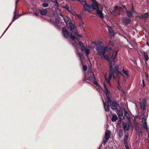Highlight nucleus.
Wrapping results in <instances>:
<instances>
[{"instance_id":"1","label":"nucleus","mask_w":149,"mask_h":149,"mask_svg":"<svg viewBox=\"0 0 149 149\" xmlns=\"http://www.w3.org/2000/svg\"><path fill=\"white\" fill-rule=\"evenodd\" d=\"M101 42H98L95 44V47L97 54L101 56V58L103 59H105L109 61V62L110 71L109 74V77L108 79H107L106 77L107 74H104V77L105 80L107 83L110 84V81L111 79L113 74V78L114 79L117 78V79H116L118 84H119V76L121 75L123 76V75L118 71L119 69V66L118 65H115V62H114V67L113 68L112 63V61L109 58V56L108 55L105 56L104 55L106 52L111 50V49L110 48H108L107 47H104L103 46L101 45Z\"/></svg>"},{"instance_id":"2","label":"nucleus","mask_w":149,"mask_h":149,"mask_svg":"<svg viewBox=\"0 0 149 149\" xmlns=\"http://www.w3.org/2000/svg\"><path fill=\"white\" fill-rule=\"evenodd\" d=\"M89 80L95 85H97L98 83L96 81L94 74L91 71H88L87 75H86L84 78V81Z\"/></svg>"},{"instance_id":"3","label":"nucleus","mask_w":149,"mask_h":149,"mask_svg":"<svg viewBox=\"0 0 149 149\" xmlns=\"http://www.w3.org/2000/svg\"><path fill=\"white\" fill-rule=\"evenodd\" d=\"M73 45L77 47V46L79 45L80 47H81V49L82 52L84 51L86 54V56L88 58V55L89 54L90 49L85 48L84 44L79 41V40L77 42H76L73 43Z\"/></svg>"},{"instance_id":"4","label":"nucleus","mask_w":149,"mask_h":149,"mask_svg":"<svg viewBox=\"0 0 149 149\" xmlns=\"http://www.w3.org/2000/svg\"><path fill=\"white\" fill-rule=\"evenodd\" d=\"M63 29V36L65 38H67L69 36H70V38L72 40V42L73 44L74 42L73 41H74L75 39H76V40H78V39L76 37H75L73 36L72 35V33H71L70 34H69V32L64 27H63L62 28Z\"/></svg>"},{"instance_id":"5","label":"nucleus","mask_w":149,"mask_h":149,"mask_svg":"<svg viewBox=\"0 0 149 149\" xmlns=\"http://www.w3.org/2000/svg\"><path fill=\"white\" fill-rule=\"evenodd\" d=\"M84 8V10L86 11L89 13L92 11L93 10L96 9L95 6H93V4L91 5L88 4L86 2L85 3L82 5Z\"/></svg>"},{"instance_id":"6","label":"nucleus","mask_w":149,"mask_h":149,"mask_svg":"<svg viewBox=\"0 0 149 149\" xmlns=\"http://www.w3.org/2000/svg\"><path fill=\"white\" fill-rule=\"evenodd\" d=\"M68 27L70 28L72 32H74V33L75 35H76L78 37H81L82 36L79 34L76 31V29H75L73 25V24L71 22H69L68 24H66Z\"/></svg>"},{"instance_id":"7","label":"nucleus","mask_w":149,"mask_h":149,"mask_svg":"<svg viewBox=\"0 0 149 149\" xmlns=\"http://www.w3.org/2000/svg\"><path fill=\"white\" fill-rule=\"evenodd\" d=\"M110 134V130H106L105 134V140L104 141L103 143L104 145L106 144L108 141L109 138Z\"/></svg>"},{"instance_id":"8","label":"nucleus","mask_w":149,"mask_h":149,"mask_svg":"<svg viewBox=\"0 0 149 149\" xmlns=\"http://www.w3.org/2000/svg\"><path fill=\"white\" fill-rule=\"evenodd\" d=\"M104 86L105 88V89L104 91V92L107 98V101H108V102H110L111 100L110 99V93L109 92L105 84H104Z\"/></svg>"},{"instance_id":"9","label":"nucleus","mask_w":149,"mask_h":149,"mask_svg":"<svg viewBox=\"0 0 149 149\" xmlns=\"http://www.w3.org/2000/svg\"><path fill=\"white\" fill-rule=\"evenodd\" d=\"M99 5H98V7H96V9L95 10H96L97 12L96 15H98L101 18L103 19L104 17L103 14L102 13V11L99 10Z\"/></svg>"},{"instance_id":"10","label":"nucleus","mask_w":149,"mask_h":149,"mask_svg":"<svg viewBox=\"0 0 149 149\" xmlns=\"http://www.w3.org/2000/svg\"><path fill=\"white\" fill-rule=\"evenodd\" d=\"M140 104L141 109L143 110H144L146 106V101L142 99L141 101Z\"/></svg>"},{"instance_id":"11","label":"nucleus","mask_w":149,"mask_h":149,"mask_svg":"<svg viewBox=\"0 0 149 149\" xmlns=\"http://www.w3.org/2000/svg\"><path fill=\"white\" fill-rule=\"evenodd\" d=\"M109 102H110V104L111 108L113 109H116L118 105L117 103L111 101Z\"/></svg>"},{"instance_id":"12","label":"nucleus","mask_w":149,"mask_h":149,"mask_svg":"<svg viewBox=\"0 0 149 149\" xmlns=\"http://www.w3.org/2000/svg\"><path fill=\"white\" fill-rule=\"evenodd\" d=\"M107 28L109 30V35L111 37H114V33L112 27L110 26H108Z\"/></svg>"},{"instance_id":"13","label":"nucleus","mask_w":149,"mask_h":149,"mask_svg":"<svg viewBox=\"0 0 149 149\" xmlns=\"http://www.w3.org/2000/svg\"><path fill=\"white\" fill-rule=\"evenodd\" d=\"M103 102L104 104V107L105 111H108L109 109V103L110 102H108V101H107V102L105 103H104L103 101Z\"/></svg>"},{"instance_id":"14","label":"nucleus","mask_w":149,"mask_h":149,"mask_svg":"<svg viewBox=\"0 0 149 149\" xmlns=\"http://www.w3.org/2000/svg\"><path fill=\"white\" fill-rule=\"evenodd\" d=\"M142 123L143 124V127L146 130H148V127L147 125L146 120L145 118H143L142 120Z\"/></svg>"},{"instance_id":"15","label":"nucleus","mask_w":149,"mask_h":149,"mask_svg":"<svg viewBox=\"0 0 149 149\" xmlns=\"http://www.w3.org/2000/svg\"><path fill=\"white\" fill-rule=\"evenodd\" d=\"M122 20L123 22L127 24L129 23L131 21V19L127 17H123Z\"/></svg>"},{"instance_id":"16","label":"nucleus","mask_w":149,"mask_h":149,"mask_svg":"<svg viewBox=\"0 0 149 149\" xmlns=\"http://www.w3.org/2000/svg\"><path fill=\"white\" fill-rule=\"evenodd\" d=\"M17 10V7L16 5L15 8V11L14 12V15L13 17V22L15 19H16L18 17V15H16V12Z\"/></svg>"},{"instance_id":"17","label":"nucleus","mask_w":149,"mask_h":149,"mask_svg":"<svg viewBox=\"0 0 149 149\" xmlns=\"http://www.w3.org/2000/svg\"><path fill=\"white\" fill-rule=\"evenodd\" d=\"M123 130L125 132H126L128 129V128L127 126L126 123L125 122H124L123 123Z\"/></svg>"},{"instance_id":"18","label":"nucleus","mask_w":149,"mask_h":149,"mask_svg":"<svg viewBox=\"0 0 149 149\" xmlns=\"http://www.w3.org/2000/svg\"><path fill=\"white\" fill-rule=\"evenodd\" d=\"M113 53L111 56V59L112 60H114L117 56L118 52H115L114 51H113Z\"/></svg>"},{"instance_id":"19","label":"nucleus","mask_w":149,"mask_h":149,"mask_svg":"<svg viewBox=\"0 0 149 149\" xmlns=\"http://www.w3.org/2000/svg\"><path fill=\"white\" fill-rule=\"evenodd\" d=\"M40 14L43 15H46L47 14V10L46 9H44L43 10H40Z\"/></svg>"},{"instance_id":"20","label":"nucleus","mask_w":149,"mask_h":149,"mask_svg":"<svg viewBox=\"0 0 149 149\" xmlns=\"http://www.w3.org/2000/svg\"><path fill=\"white\" fill-rule=\"evenodd\" d=\"M118 119V117L116 115L113 114L112 116L111 120L113 122H115Z\"/></svg>"},{"instance_id":"21","label":"nucleus","mask_w":149,"mask_h":149,"mask_svg":"<svg viewBox=\"0 0 149 149\" xmlns=\"http://www.w3.org/2000/svg\"><path fill=\"white\" fill-rule=\"evenodd\" d=\"M124 115L125 116H126V118H127L129 121L130 122V121L131 119H130V115L126 111H125Z\"/></svg>"},{"instance_id":"22","label":"nucleus","mask_w":149,"mask_h":149,"mask_svg":"<svg viewBox=\"0 0 149 149\" xmlns=\"http://www.w3.org/2000/svg\"><path fill=\"white\" fill-rule=\"evenodd\" d=\"M126 13H127V15L129 17H130L132 16L133 13L131 11H128L127 10H126Z\"/></svg>"},{"instance_id":"23","label":"nucleus","mask_w":149,"mask_h":149,"mask_svg":"<svg viewBox=\"0 0 149 149\" xmlns=\"http://www.w3.org/2000/svg\"><path fill=\"white\" fill-rule=\"evenodd\" d=\"M143 55L146 61H147L149 59L148 55L145 52H143Z\"/></svg>"},{"instance_id":"24","label":"nucleus","mask_w":149,"mask_h":149,"mask_svg":"<svg viewBox=\"0 0 149 149\" xmlns=\"http://www.w3.org/2000/svg\"><path fill=\"white\" fill-rule=\"evenodd\" d=\"M92 1L93 6H95L96 7H98V5L99 4H98L97 2L95 0H91Z\"/></svg>"},{"instance_id":"25","label":"nucleus","mask_w":149,"mask_h":149,"mask_svg":"<svg viewBox=\"0 0 149 149\" xmlns=\"http://www.w3.org/2000/svg\"><path fill=\"white\" fill-rule=\"evenodd\" d=\"M148 14L146 13L143 15H142L140 16L141 18L143 19H146L148 17Z\"/></svg>"},{"instance_id":"26","label":"nucleus","mask_w":149,"mask_h":149,"mask_svg":"<svg viewBox=\"0 0 149 149\" xmlns=\"http://www.w3.org/2000/svg\"><path fill=\"white\" fill-rule=\"evenodd\" d=\"M63 19L66 24H67L68 22V18L66 16H63Z\"/></svg>"},{"instance_id":"27","label":"nucleus","mask_w":149,"mask_h":149,"mask_svg":"<svg viewBox=\"0 0 149 149\" xmlns=\"http://www.w3.org/2000/svg\"><path fill=\"white\" fill-rule=\"evenodd\" d=\"M79 1L82 5H83L86 2V0H77Z\"/></svg>"},{"instance_id":"28","label":"nucleus","mask_w":149,"mask_h":149,"mask_svg":"<svg viewBox=\"0 0 149 149\" xmlns=\"http://www.w3.org/2000/svg\"><path fill=\"white\" fill-rule=\"evenodd\" d=\"M80 27L82 29L83 28V30H84V27H85V24L83 23H82L80 24Z\"/></svg>"},{"instance_id":"29","label":"nucleus","mask_w":149,"mask_h":149,"mask_svg":"<svg viewBox=\"0 0 149 149\" xmlns=\"http://www.w3.org/2000/svg\"><path fill=\"white\" fill-rule=\"evenodd\" d=\"M59 19L60 18L56 19L55 20V23L57 26H58V24L59 22Z\"/></svg>"},{"instance_id":"30","label":"nucleus","mask_w":149,"mask_h":149,"mask_svg":"<svg viewBox=\"0 0 149 149\" xmlns=\"http://www.w3.org/2000/svg\"><path fill=\"white\" fill-rule=\"evenodd\" d=\"M53 2L54 3L55 6L56 7H58L59 6V4L58 2V1H53Z\"/></svg>"},{"instance_id":"31","label":"nucleus","mask_w":149,"mask_h":149,"mask_svg":"<svg viewBox=\"0 0 149 149\" xmlns=\"http://www.w3.org/2000/svg\"><path fill=\"white\" fill-rule=\"evenodd\" d=\"M49 6V4L47 3H43L42 4V7H46Z\"/></svg>"},{"instance_id":"32","label":"nucleus","mask_w":149,"mask_h":149,"mask_svg":"<svg viewBox=\"0 0 149 149\" xmlns=\"http://www.w3.org/2000/svg\"><path fill=\"white\" fill-rule=\"evenodd\" d=\"M123 72L127 76H129V74L126 71L123 70Z\"/></svg>"},{"instance_id":"33","label":"nucleus","mask_w":149,"mask_h":149,"mask_svg":"<svg viewBox=\"0 0 149 149\" xmlns=\"http://www.w3.org/2000/svg\"><path fill=\"white\" fill-rule=\"evenodd\" d=\"M127 139H125L124 141V144L125 145V148L126 147V146H128L127 145Z\"/></svg>"},{"instance_id":"34","label":"nucleus","mask_w":149,"mask_h":149,"mask_svg":"<svg viewBox=\"0 0 149 149\" xmlns=\"http://www.w3.org/2000/svg\"><path fill=\"white\" fill-rule=\"evenodd\" d=\"M77 54L79 56L80 58H82V54H81L80 53L77 52Z\"/></svg>"},{"instance_id":"35","label":"nucleus","mask_w":149,"mask_h":149,"mask_svg":"<svg viewBox=\"0 0 149 149\" xmlns=\"http://www.w3.org/2000/svg\"><path fill=\"white\" fill-rule=\"evenodd\" d=\"M77 17L79 19H81L82 15L81 14L77 15Z\"/></svg>"},{"instance_id":"36","label":"nucleus","mask_w":149,"mask_h":149,"mask_svg":"<svg viewBox=\"0 0 149 149\" xmlns=\"http://www.w3.org/2000/svg\"><path fill=\"white\" fill-rule=\"evenodd\" d=\"M87 69V66L86 65H84L83 66V69L84 71H86Z\"/></svg>"},{"instance_id":"37","label":"nucleus","mask_w":149,"mask_h":149,"mask_svg":"<svg viewBox=\"0 0 149 149\" xmlns=\"http://www.w3.org/2000/svg\"><path fill=\"white\" fill-rule=\"evenodd\" d=\"M118 7L117 6H115L114 7V9H115L114 10V12L113 13H111L112 14H113L114 12V11H115V10H116V9H118Z\"/></svg>"},{"instance_id":"38","label":"nucleus","mask_w":149,"mask_h":149,"mask_svg":"<svg viewBox=\"0 0 149 149\" xmlns=\"http://www.w3.org/2000/svg\"><path fill=\"white\" fill-rule=\"evenodd\" d=\"M119 114H118V115L120 116H123V113L122 112H121L120 113V114L119 113Z\"/></svg>"},{"instance_id":"39","label":"nucleus","mask_w":149,"mask_h":149,"mask_svg":"<svg viewBox=\"0 0 149 149\" xmlns=\"http://www.w3.org/2000/svg\"><path fill=\"white\" fill-rule=\"evenodd\" d=\"M39 14L38 13H34V15H35L36 16H38Z\"/></svg>"},{"instance_id":"40","label":"nucleus","mask_w":149,"mask_h":149,"mask_svg":"<svg viewBox=\"0 0 149 149\" xmlns=\"http://www.w3.org/2000/svg\"><path fill=\"white\" fill-rule=\"evenodd\" d=\"M138 132H139V135H141L142 133V132L141 131H138Z\"/></svg>"},{"instance_id":"41","label":"nucleus","mask_w":149,"mask_h":149,"mask_svg":"<svg viewBox=\"0 0 149 149\" xmlns=\"http://www.w3.org/2000/svg\"><path fill=\"white\" fill-rule=\"evenodd\" d=\"M142 82H143V86H145V85L144 81L143 79V80H142Z\"/></svg>"},{"instance_id":"42","label":"nucleus","mask_w":149,"mask_h":149,"mask_svg":"<svg viewBox=\"0 0 149 149\" xmlns=\"http://www.w3.org/2000/svg\"><path fill=\"white\" fill-rule=\"evenodd\" d=\"M122 9V8L121 7H118V10H120Z\"/></svg>"},{"instance_id":"43","label":"nucleus","mask_w":149,"mask_h":149,"mask_svg":"<svg viewBox=\"0 0 149 149\" xmlns=\"http://www.w3.org/2000/svg\"><path fill=\"white\" fill-rule=\"evenodd\" d=\"M126 149H130L129 148L128 146H126V147H125Z\"/></svg>"},{"instance_id":"44","label":"nucleus","mask_w":149,"mask_h":149,"mask_svg":"<svg viewBox=\"0 0 149 149\" xmlns=\"http://www.w3.org/2000/svg\"><path fill=\"white\" fill-rule=\"evenodd\" d=\"M9 27V26H8V27L6 29V30L4 31V33H5V32H6V30L8 29V28Z\"/></svg>"},{"instance_id":"45","label":"nucleus","mask_w":149,"mask_h":149,"mask_svg":"<svg viewBox=\"0 0 149 149\" xmlns=\"http://www.w3.org/2000/svg\"><path fill=\"white\" fill-rule=\"evenodd\" d=\"M9 27V26H8V27L6 29V30L4 31V33H5V32H6V30L8 29V28Z\"/></svg>"},{"instance_id":"46","label":"nucleus","mask_w":149,"mask_h":149,"mask_svg":"<svg viewBox=\"0 0 149 149\" xmlns=\"http://www.w3.org/2000/svg\"><path fill=\"white\" fill-rule=\"evenodd\" d=\"M125 137H126V139H127H127H128V135H126V136Z\"/></svg>"},{"instance_id":"47","label":"nucleus","mask_w":149,"mask_h":149,"mask_svg":"<svg viewBox=\"0 0 149 149\" xmlns=\"http://www.w3.org/2000/svg\"><path fill=\"white\" fill-rule=\"evenodd\" d=\"M19 0H17L15 2L16 4L17 3L19 2Z\"/></svg>"},{"instance_id":"48","label":"nucleus","mask_w":149,"mask_h":149,"mask_svg":"<svg viewBox=\"0 0 149 149\" xmlns=\"http://www.w3.org/2000/svg\"><path fill=\"white\" fill-rule=\"evenodd\" d=\"M51 1H52V2H53V1H58V0H50Z\"/></svg>"},{"instance_id":"49","label":"nucleus","mask_w":149,"mask_h":149,"mask_svg":"<svg viewBox=\"0 0 149 149\" xmlns=\"http://www.w3.org/2000/svg\"><path fill=\"white\" fill-rule=\"evenodd\" d=\"M123 8H125L126 9V10H127V9H126V8L125 7V6H123Z\"/></svg>"},{"instance_id":"50","label":"nucleus","mask_w":149,"mask_h":149,"mask_svg":"<svg viewBox=\"0 0 149 149\" xmlns=\"http://www.w3.org/2000/svg\"><path fill=\"white\" fill-rule=\"evenodd\" d=\"M13 22V21H12V22H11L10 24H9V26H10L11 25V24H12V23Z\"/></svg>"},{"instance_id":"51","label":"nucleus","mask_w":149,"mask_h":149,"mask_svg":"<svg viewBox=\"0 0 149 149\" xmlns=\"http://www.w3.org/2000/svg\"><path fill=\"white\" fill-rule=\"evenodd\" d=\"M121 91L123 93H125V91L123 90H122Z\"/></svg>"},{"instance_id":"52","label":"nucleus","mask_w":149,"mask_h":149,"mask_svg":"<svg viewBox=\"0 0 149 149\" xmlns=\"http://www.w3.org/2000/svg\"><path fill=\"white\" fill-rule=\"evenodd\" d=\"M119 89V86H118L117 87Z\"/></svg>"},{"instance_id":"53","label":"nucleus","mask_w":149,"mask_h":149,"mask_svg":"<svg viewBox=\"0 0 149 149\" xmlns=\"http://www.w3.org/2000/svg\"><path fill=\"white\" fill-rule=\"evenodd\" d=\"M133 10H134V8H132V11H133Z\"/></svg>"},{"instance_id":"54","label":"nucleus","mask_w":149,"mask_h":149,"mask_svg":"<svg viewBox=\"0 0 149 149\" xmlns=\"http://www.w3.org/2000/svg\"><path fill=\"white\" fill-rule=\"evenodd\" d=\"M4 34V33H3V34L2 35V36H3V35Z\"/></svg>"},{"instance_id":"55","label":"nucleus","mask_w":149,"mask_h":149,"mask_svg":"<svg viewBox=\"0 0 149 149\" xmlns=\"http://www.w3.org/2000/svg\"><path fill=\"white\" fill-rule=\"evenodd\" d=\"M72 1H75V0H72Z\"/></svg>"}]
</instances>
